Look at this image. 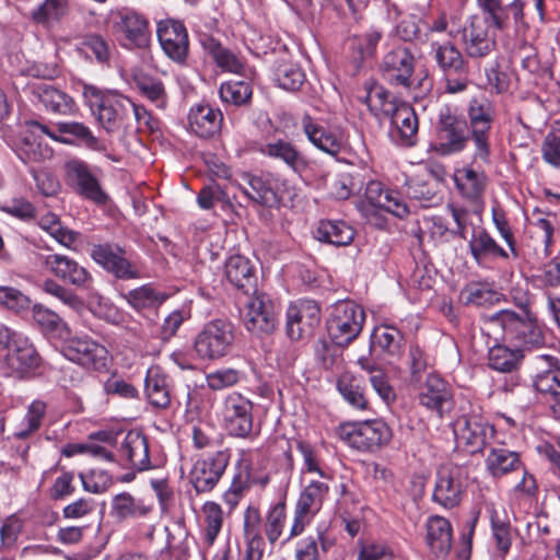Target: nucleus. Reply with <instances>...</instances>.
<instances>
[{
  "instance_id": "nucleus-64",
  "label": "nucleus",
  "mask_w": 560,
  "mask_h": 560,
  "mask_svg": "<svg viewBox=\"0 0 560 560\" xmlns=\"http://www.w3.org/2000/svg\"><path fill=\"white\" fill-rule=\"evenodd\" d=\"M540 152L546 164L553 168L560 165V139L551 130L544 138Z\"/></svg>"
},
{
  "instance_id": "nucleus-36",
  "label": "nucleus",
  "mask_w": 560,
  "mask_h": 560,
  "mask_svg": "<svg viewBox=\"0 0 560 560\" xmlns=\"http://www.w3.org/2000/svg\"><path fill=\"white\" fill-rule=\"evenodd\" d=\"M70 11V0H44L31 12V20L45 28H50L66 19Z\"/></svg>"
},
{
  "instance_id": "nucleus-41",
  "label": "nucleus",
  "mask_w": 560,
  "mask_h": 560,
  "mask_svg": "<svg viewBox=\"0 0 560 560\" xmlns=\"http://www.w3.org/2000/svg\"><path fill=\"white\" fill-rule=\"evenodd\" d=\"M355 235L352 226L343 221H320L315 237L335 246H347L351 244Z\"/></svg>"
},
{
  "instance_id": "nucleus-3",
  "label": "nucleus",
  "mask_w": 560,
  "mask_h": 560,
  "mask_svg": "<svg viewBox=\"0 0 560 560\" xmlns=\"http://www.w3.org/2000/svg\"><path fill=\"white\" fill-rule=\"evenodd\" d=\"M235 341V327L217 318L206 323L194 339V351L200 360L214 361L228 355Z\"/></svg>"
},
{
  "instance_id": "nucleus-16",
  "label": "nucleus",
  "mask_w": 560,
  "mask_h": 560,
  "mask_svg": "<svg viewBox=\"0 0 560 560\" xmlns=\"http://www.w3.org/2000/svg\"><path fill=\"white\" fill-rule=\"evenodd\" d=\"M156 35L164 54L174 62L185 63L189 51L188 32L176 20H162L158 23Z\"/></svg>"
},
{
  "instance_id": "nucleus-51",
  "label": "nucleus",
  "mask_w": 560,
  "mask_h": 560,
  "mask_svg": "<svg viewBox=\"0 0 560 560\" xmlns=\"http://www.w3.org/2000/svg\"><path fill=\"white\" fill-rule=\"evenodd\" d=\"M522 353L505 346H494L489 350V365L500 372H511L521 362Z\"/></svg>"
},
{
  "instance_id": "nucleus-26",
  "label": "nucleus",
  "mask_w": 560,
  "mask_h": 560,
  "mask_svg": "<svg viewBox=\"0 0 560 560\" xmlns=\"http://www.w3.org/2000/svg\"><path fill=\"white\" fill-rule=\"evenodd\" d=\"M92 257L117 278L135 279L139 276L138 270L124 257L119 248L115 249L110 245H96L92 249Z\"/></svg>"
},
{
  "instance_id": "nucleus-10",
  "label": "nucleus",
  "mask_w": 560,
  "mask_h": 560,
  "mask_svg": "<svg viewBox=\"0 0 560 560\" xmlns=\"http://www.w3.org/2000/svg\"><path fill=\"white\" fill-rule=\"evenodd\" d=\"M61 352L68 360L94 371L108 366L107 349L89 336H74L63 341Z\"/></svg>"
},
{
  "instance_id": "nucleus-33",
  "label": "nucleus",
  "mask_w": 560,
  "mask_h": 560,
  "mask_svg": "<svg viewBox=\"0 0 560 560\" xmlns=\"http://www.w3.org/2000/svg\"><path fill=\"white\" fill-rule=\"evenodd\" d=\"M470 254L478 265L491 258L509 257L508 253L485 230H475L468 243Z\"/></svg>"
},
{
  "instance_id": "nucleus-27",
  "label": "nucleus",
  "mask_w": 560,
  "mask_h": 560,
  "mask_svg": "<svg viewBox=\"0 0 560 560\" xmlns=\"http://www.w3.org/2000/svg\"><path fill=\"white\" fill-rule=\"evenodd\" d=\"M301 127L307 140L320 151L337 156L342 148L341 139L330 130L316 122L310 114L301 118Z\"/></svg>"
},
{
  "instance_id": "nucleus-25",
  "label": "nucleus",
  "mask_w": 560,
  "mask_h": 560,
  "mask_svg": "<svg viewBox=\"0 0 560 560\" xmlns=\"http://www.w3.org/2000/svg\"><path fill=\"white\" fill-rule=\"evenodd\" d=\"M43 265L55 277L75 287H84L91 280L88 270L66 255H46Z\"/></svg>"
},
{
  "instance_id": "nucleus-42",
  "label": "nucleus",
  "mask_w": 560,
  "mask_h": 560,
  "mask_svg": "<svg viewBox=\"0 0 560 560\" xmlns=\"http://www.w3.org/2000/svg\"><path fill=\"white\" fill-rule=\"evenodd\" d=\"M464 43L466 52L474 58L487 56L495 45L486 27L477 23H471L464 30Z\"/></svg>"
},
{
  "instance_id": "nucleus-11",
  "label": "nucleus",
  "mask_w": 560,
  "mask_h": 560,
  "mask_svg": "<svg viewBox=\"0 0 560 560\" xmlns=\"http://www.w3.org/2000/svg\"><path fill=\"white\" fill-rule=\"evenodd\" d=\"M115 28L120 45L127 49H144L151 43L152 31L149 19L136 10H119Z\"/></svg>"
},
{
  "instance_id": "nucleus-1",
  "label": "nucleus",
  "mask_w": 560,
  "mask_h": 560,
  "mask_svg": "<svg viewBox=\"0 0 560 560\" xmlns=\"http://www.w3.org/2000/svg\"><path fill=\"white\" fill-rule=\"evenodd\" d=\"M83 97L97 122L107 132L125 127L131 117L132 101L118 91L84 85Z\"/></svg>"
},
{
  "instance_id": "nucleus-39",
  "label": "nucleus",
  "mask_w": 560,
  "mask_h": 560,
  "mask_svg": "<svg viewBox=\"0 0 560 560\" xmlns=\"http://www.w3.org/2000/svg\"><path fill=\"white\" fill-rule=\"evenodd\" d=\"M225 276L238 289L253 288L256 279L254 266L242 255H233L226 260Z\"/></svg>"
},
{
  "instance_id": "nucleus-38",
  "label": "nucleus",
  "mask_w": 560,
  "mask_h": 560,
  "mask_svg": "<svg viewBox=\"0 0 560 560\" xmlns=\"http://www.w3.org/2000/svg\"><path fill=\"white\" fill-rule=\"evenodd\" d=\"M372 347L389 357H399L404 347V336L394 325L382 324L372 334Z\"/></svg>"
},
{
  "instance_id": "nucleus-49",
  "label": "nucleus",
  "mask_w": 560,
  "mask_h": 560,
  "mask_svg": "<svg viewBox=\"0 0 560 560\" xmlns=\"http://www.w3.org/2000/svg\"><path fill=\"white\" fill-rule=\"evenodd\" d=\"M486 463L489 471L494 477L515 470L520 466L517 454L505 448L491 450Z\"/></svg>"
},
{
  "instance_id": "nucleus-8",
  "label": "nucleus",
  "mask_w": 560,
  "mask_h": 560,
  "mask_svg": "<svg viewBox=\"0 0 560 560\" xmlns=\"http://www.w3.org/2000/svg\"><path fill=\"white\" fill-rule=\"evenodd\" d=\"M493 319L502 327L505 335L517 340L528 349L541 348L545 345L542 329L527 312L518 315L510 310L498 312Z\"/></svg>"
},
{
  "instance_id": "nucleus-6",
  "label": "nucleus",
  "mask_w": 560,
  "mask_h": 560,
  "mask_svg": "<svg viewBox=\"0 0 560 560\" xmlns=\"http://www.w3.org/2000/svg\"><path fill=\"white\" fill-rule=\"evenodd\" d=\"M365 320L363 308L353 301H339L332 305L327 320V331L338 346H347L362 330Z\"/></svg>"
},
{
  "instance_id": "nucleus-55",
  "label": "nucleus",
  "mask_w": 560,
  "mask_h": 560,
  "mask_svg": "<svg viewBox=\"0 0 560 560\" xmlns=\"http://www.w3.org/2000/svg\"><path fill=\"white\" fill-rule=\"evenodd\" d=\"M33 318L46 332L58 334L60 337L68 334L67 324L49 308L35 305L33 307Z\"/></svg>"
},
{
  "instance_id": "nucleus-5",
  "label": "nucleus",
  "mask_w": 560,
  "mask_h": 560,
  "mask_svg": "<svg viewBox=\"0 0 560 560\" xmlns=\"http://www.w3.org/2000/svg\"><path fill=\"white\" fill-rule=\"evenodd\" d=\"M468 128L474 143V159L489 162L491 126L495 117L493 105L486 97L470 100L467 108Z\"/></svg>"
},
{
  "instance_id": "nucleus-28",
  "label": "nucleus",
  "mask_w": 560,
  "mask_h": 560,
  "mask_svg": "<svg viewBox=\"0 0 560 560\" xmlns=\"http://www.w3.org/2000/svg\"><path fill=\"white\" fill-rule=\"evenodd\" d=\"M385 113H390L392 124L396 127L399 135L400 144L411 147L416 143L418 133V117L413 108L407 103H398L390 108H384Z\"/></svg>"
},
{
  "instance_id": "nucleus-23",
  "label": "nucleus",
  "mask_w": 560,
  "mask_h": 560,
  "mask_svg": "<svg viewBox=\"0 0 560 560\" xmlns=\"http://www.w3.org/2000/svg\"><path fill=\"white\" fill-rule=\"evenodd\" d=\"M261 456L258 452H241L240 459L237 460L238 474L234 477L230 488L223 494L224 502L234 509L243 494L244 486L247 481L256 480L255 472L260 466Z\"/></svg>"
},
{
  "instance_id": "nucleus-30",
  "label": "nucleus",
  "mask_w": 560,
  "mask_h": 560,
  "mask_svg": "<svg viewBox=\"0 0 560 560\" xmlns=\"http://www.w3.org/2000/svg\"><path fill=\"white\" fill-rule=\"evenodd\" d=\"M427 544L434 556L444 559L452 548V526L442 516L433 515L427 520Z\"/></svg>"
},
{
  "instance_id": "nucleus-54",
  "label": "nucleus",
  "mask_w": 560,
  "mask_h": 560,
  "mask_svg": "<svg viewBox=\"0 0 560 560\" xmlns=\"http://www.w3.org/2000/svg\"><path fill=\"white\" fill-rule=\"evenodd\" d=\"M460 300L466 305L487 306L499 301V293L486 285L471 283L462 290Z\"/></svg>"
},
{
  "instance_id": "nucleus-63",
  "label": "nucleus",
  "mask_w": 560,
  "mask_h": 560,
  "mask_svg": "<svg viewBox=\"0 0 560 560\" xmlns=\"http://www.w3.org/2000/svg\"><path fill=\"white\" fill-rule=\"evenodd\" d=\"M79 477L83 489L91 493H102L106 491L110 485L109 476L102 470H91L88 474L81 472Z\"/></svg>"
},
{
  "instance_id": "nucleus-22",
  "label": "nucleus",
  "mask_w": 560,
  "mask_h": 560,
  "mask_svg": "<svg viewBox=\"0 0 560 560\" xmlns=\"http://www.w3.org/2000/svg\"><path fill=\"white\" fill-rule=\"evenodd\" d=\"M452 430L458 447L474 454L493 438L494 428L490 422H453Z\"/></svg>"
},
{
  "instance_id": "nucleus-45",
  "label": "nucleus",
  "mask_w": 560,
  "mask_h": 560,
  "mask_svg": "<svg viewBox=\"0 0 560 560\" xmlns=\"http://www.w3.org/2000/svg\"><path fill=\"white\" fill-rule=\"evenodd\" d=\"M150 511L151 506L143 500L136 499L128 492L115 495L112 501V515L119 521L143 517Z\"/></svg>"
},
{
  "instance_id": "nucleus-32",
  "label": "nucleus",
  "mask_w": 560,
  "mask_h": 560,
  "mask_svg": "<svg viewBox=\"0 0 560 560\" xmlns=\"http://www.w3.org/2000/svg\"><path fill=\"white\" fill-rule=\"evenodd\" d=\"M121 454L132 468L143 471L151 468L147 439L137 431H129L121 444Z\"/></svg>"
},
{
  "instance_id": "nucleus-46",
  "label": "nucleus",
  "mask_w": 560,
  "mask_h": 560,
  "mask_svg": "<svg viewBox=\"0 0 560 560\" xmlns=\"http://www.w3.org/2000/svg\"><path fill=\"white\" fill-rule=\"evenodd\" d=\"M34 94L47 110L54 113H70L74 105L69 95L45 83L37 85L34 89Z\"/></svg>"
},
{
  "instance_id": "nucleus-56",
  "label": "nucleus",
  "mask_w": 560,
  "mask_h": 560,
  "mask_svg": "<svg viewBox=\"0 0 560 560\" xmlns=\"http://www.w3.org/2000/svg\"><path fill=\"white\" fill-rule=\"evenodd\" d=\"M43 290L75 312L84 306L83 301L75 293L54 280L44 281Z\"/></svg>"
},
{
  "instance_id": "nucleus-57",
  "label": "nucleus",
  "mask_w": 560,
  "mask_h": 560,
  "mask_svg": "<svg viewBox=\"0 0 560 560\" xmlns=\"http://www.w3.org/2000/svg\"><path fill=\"white\" fill-rule=\"evenodd\" d=\"M287 513L284 503L275 504L267 515L265 532L270 544H275L283 532Z\"/></svg>"
},
{
  "instance_id": "nucleus-34",
  "label": "nucleus",
  "mask_w": 560,
  "mask_h": 560,
  "mask_svg": "<svg viewBox=\"0 0 560 560\" xmlns=\"http://www.w3.org/2000/svg\"><path fill=\"white\" fill-rule=\"evenodd\" d=\"M201 513V544L203 549L202 555L205 556V549H209L213 546L222 529L223 511L217 502L208 501L202 505Z\"/></svg>"
},
{
  "instance_id": "nucleus-9",
  "label": "nucleus",
  "mask_w": 560,
  "mask_h": 560,
  "mask_svg": "<svg viewBox=\"0 0 560 560\" xmlns=\"http://www.w3.org/2000/svg\"><path fill=\"white\" fill-rule=\"evenodd\" d=\"M337 434L349 446L360 451L378 447L392 436L387 422H341Z\"/></svg>"
},
{
  "instance_id": "nucleus-62",
  "label": "nucleus",
  "mask_w": 560,
  "mask_h": 560,
  "mask_svg": "<svg viewBox=\"0 0 560 560\" xmlns=\"http://www.w3.org/2000/svg\"><path fill=\"white\" fill-rule=\"evenodd\" d=\"M394 552L385 541H371L362 545L357 560H393Z\"/></svg>"
},
{
  "instance_id": "nucleus-52",
  "label": "nucleus",
  "mask_w": 560,
  "mask_h": 560,
  "mask_svg": "<svg viewBox=\"0 0 560 560\" xmlns=\"http://www.w3.org/2000/svg\"><path fill=\"white\" fill-rule=\"evenodd\" d=\"M38 225L46 231L59 244L70 247L75 240V235L71 230L62 226L59 218L51 212L42 214L38 219Z\"/></svg>"
},
{
  "instance_id": "nucleus-40",
  "label": "nucleus",
  "mask_w": 560,
  "mask_h": 560,
  "mask_svg": "<svg viewBox=\"0 0 560 560\" xmlns=\"http://www.w3.org/2000/svg\"><path fill=\"white\" fill-rule=\"evenodd\" d=\"M262 154L283 161L294 172H302L306 168L307 164L304 156L298 149L290 142L284 140H277L266 143L261 148Z\"/></svg>"
},
{
  "instance_id": "nucleus-44",
  "label": "nucleus",
  "mask_w": 560,
  "mask_h": 560,
  "mask_svg": "<svg viewBox=\"0 0 560 560\" xmlns=\"http://www.w3.org/2000/svg\"><path fill=\"white\" fill-rule=\"evenodd\" d=\"M126 302L138 313L155 311L165 301L166 296L152 285L144 284L122 294Z\"/></svg>"
},
{
  "instance_id": "nucleus-21",
  "label": "nucleus",
  "mask_w": 560,
  "mask_h": 560,
  "mask_svg": "<svg viewBox=\"0 0 560 560\" xmlns=\"http://www.w3.org/2000/svg\"><path fill=\"white\" fill-rule=\"evenodd\" d=\"M419 399L422 406L435 411L441 418L454 405L451 385L435 373L428 375Z\"/></svg>"
},
{
  "instance_id": "nucleus-15",
  "label": "nucleus",
  "mask_w": 560,
  "mask_h": 560,
  "mask_svg": "<svg viewBox=\"0 0 560 560\" xmlns=\"http://www.w3.org/2000/svg\"><path fill=\"white\" fill-rule=\"evenodd\" d=\"M7 348L3 364L8 374L22 377L39 366L40 357L27 337L15 332Z\"/></svg>"
},
{
  "instance_id": "nucleus-53",
  "label": "nucleus",
  "mask_w": 560,
  "mask_h": 560,
  "mask_svg": "<svg viewBox=\"0 0 560 560\" xmlns=\"http://www.w3.org/2000/svg\"><path fill=\"white\" fill-rule=\"evenodd\" d=\"M208 49L217 66L222 70L233 73H241L244 70L245 65L243 60L224 48L220 43L211 40Z\"/></svg>"
},
{
  "instance_id": "nucleus-18",
  "label": "nucleus",
  "mask_w": 560,
  "mask_h": 560,
  "mask_svg": "<svg viewBox=\"0 0 560 560\" xmlns=\"http://www.w3.org/2000/svg\"><path fill=\"white\" fill-rule=\"evenodd\" d=\"M320 310L316 302L311 300L299 301L287 310V335L291 340H300L310 336L318 325Z\"/></svg>"
},
{
  "instance_id": "nucleus-2",
  "label": "nucleus",
  "mask_w": 560,
  "mask_h": 560,
  "mask_svg": "<svg viewBox=\"0 0 560 560\" xmlns=\"http://www.w3.org/2000/svg\"><path fill=\"white\" fill-rule=\"evenodd\" d=\"M359 211L371 224L382 228L383 212L392 213L398 218L408 214V207L400 192L386 188L378 180H370L365 187L364 198L360 201Z\"/></svg>"
},
{
  "instance_id": "nucleus-17",
  "label": "nucleus",
  "mask_w": 560,
  "mask_h": 560,
  "mask_svg": "<svg viewBox=\"0 0 560 560\" xmlns=\"http://www.w3.org/2000/svg\"><path fill=\"white\" fill-rule=\"evenodd\" d=\"M380 70L384 80L389 84L410 88L415 71V58L406 47L397 46L384 56Z\"/></svg>"
},
{
  "instance_id": "nucleus-20",
  "label": "nucleus",
  "mask_w": 560,
  "mask_h": 560,
  "mask_svg": "<svg viewBox=\"0 0 560 560\" xmlns=\"http://www.w3.org/2000/svg\"><path fill=\"white\" fill-rule=\"evenodd\" d=\"M242 192L250 200L262 205L272 206L278 202L279 184L271 174L255 176L250 173H242L233 180Z\"/></svg>"
},
{
  "instance_id": "nucleus-35",
  "label": "nucleus",
  "mask_w": 560,
  "mask_h": 560,
  "mask_svg": "<svg viewBox=\"0 0 560 560\" xmlns=\"http://www.w3.org/2000/svg\"><path fill=\"white\" fill-rule=\"evenodd\" d=\"M454 182L463 197L475 201L482 196L486 189L487 176L483 172L465 166L455 171Z\"/></svg>"
},
{
  "instance_id": "nucleus-24",
  "label": "nucleus",
  "mask_w": 560,
  "mask_h": 560,
  "mask_svg": "<svg viewBox=\"0 0 560 560\" xmlns=\"http://www.w3.org/2000/svg\"><path fill=\"white\" fill-rule=\"evenodd\" d=\"M465 122L460 121L448 110L441 113L439 121V139L443 154L460 152L469 139Z\"/></svg>"
},
{
  "instance_id": "nucleus-43",
  "label": "nucleus",
  "mask_w": 560,
  "mask_h": 560,
  "mask_svg": "<svg viewBox=\"0 0 560 560\" xmlns=\"http://www.w3.org/2000/svg\"><path fill=\"white\" fill-rule=\"evenodd\" d=\"M431 47L435 61L445 73L464 74L467 72V65L463 55L453 44L434 42Z\"/></svg>"
},
{
  "instance_id": "nucleus-4",
  "label": "nucleus",
  "mask_w": 560,
  "mask_h": 560,
  "mask_svg": "<svg viewBox=\"0 0 560 560\" xmlns=\"http://www.w3.org/2000/svg\"><path fill=\"white\" fill-rule=\"evenodd\" d=\"M472 466L468 464L447 463L436 471L433 501L444 509L457 506L471 479Z\"/></svg>"
},
{
  "instance_id": "nucleus-47",
  "label": "nucleus",
  "mask_w": 560,
  "mask_h": 560,
  "mask_svg": "<svg viewBox=\"0 0 560 560\" xmlns=\"http://www.w3.org/2000/svg\"><path fill=\"white\" fill-rule=\"evenodd\" d=\"M338 389L343 398L353 407L364 409L366 400L364 397L363 380L351 372H343L338 380Z\"/></svg>"
},
{
  "instance_id": "nucleus-29",
  "label": "nucleus",
  "mask_w": 560,
  "mask_h": 560,
  "mask_svg": "<svg viewBox=\"0 0 560 560\" xmlns=\"http://www.w3.org/2000/svg\"><path fill=\"white\" fill-rule=\"evenodd\" d=\"M190 130L200 138L217 135L223 120L222 113L207 104L191 107L188 116Z\"/></svg>"
},
{
  "instance_id": "nucleus-13",
  "label": "nucleus",
  "mask_w": 560,
  "mask_h": 560,
  "mask_svg": "<svg viewBox=\"0 0 560 560\" xmlns=\"http://www.w3.org/2000/svg\"><path fill=\"white\" fill-rule=\"evenodd\" d=\"M231 459V451L220 450L197 459L189 472L190 482L198 493L210 492L223 476Z\"/></svg>"
},
{
  "instance_id": "nucleus-7",
  "label": "nucleus",
  "mask_w": 560,
  "mask_h": 560,
  "mask_svg": "<svg viewBox=\"0 0 560 560\" xmlns=\"http://www.w3.org/2000/svg\"><path fill=\"white\" fill-rule=\"evenodd\" d=\"M329 493V486L319 480H311L301 491L294 506V516L290 528V540L302 535L305 528L322 510L324 500Z\"/></svg>"
},
{
  "instance_id": "nucleus-59",
  "label": "nucleus",
  "mask_w": 560,
  "mask_h": 560,
  "mask_svg": "<svg viewBox=\"0 0 560 560\" xmlns=\"http://www.w3.org/2000/svg\"><path fill=\"white\" fill-rule=\"evenodd\" d=\"M252 410V402L240 394L229 395L223 404L224 420L246 418Z\"/></svg>"
},
{
  "instance_id": "nucleus-14",
  "label": "nucleus",
  "mask_w": 560,
  "mask_h": 560,
  "mask_svg": "<svg viewBox=\"0 0 560 560\" xmlns=\"http://www.w3.org/2000/svg\"><path fill=\"white\" fill-rule=\"evenodd\" d=\"M65 168L67 180L78 195L96 205L106 203L108 196L85 162L73 159L66 163Z\"/></svg>"
},
{
  "instance_id": "nucleus-19",
  "label": "nucleus",
  "mask_w": 560,
  "mask_h": 560,
  "mask_svg": "<svg viewBox=\"0 0 560 560\" xmlns=\"http://www.w3.org/2000/svg\"><path fill=\"white\" fill-rule=\"evenodd\" d=\"M26 126L32 133L40 131L60 143L72 144L73 139H77L90 149L97 150L100 148V142L93 136L91 129L79 121H59L55 125V130H50L47 126L37 121H30Z\"/></svg>"
},
{
  "instance_id": "nucleus-60",
  "label": "nucleus",
  "mask_w": 560,
  "mask_h": 560,
  "mask_svg": "<svg viewBox=\"0 0 560 560\" xmlns=\"http://www.w3.org/2000/svg\"><path fill=\"white\" fill-rule=\"evenodd\" d=\"M30 299L20 290L13 287L0 285V305L14 311L21 312L30 307Z\"/></svg>"
},
{
  "instance_id": "nucleus-37",
  "label": "nucleus",
  "mask_w": 560,
  "mask_h": 560,
  "mask_svg": "<svg viewBox=\"0 0 560 560\" xmlns=\"http://www.w3.org/2000/svg\"><path fill=\"white\" fill-rule=\"evenodd\" d=\"M546 358L550 361L549 368L535 375L533 385L544 397L557 401L560 409V364L557 359L550 355Z\"/></svg>"
},
{
  "instance_id": "nucleus-61",
  "label": "nucleus",
  "mask_w": 560,
  "mask_h": 560,
  "mask_svg": "<svg viewBox=\"0 0 560 560\" xmlns=\"http://www.w3.org/2000/svg\"><path fill=\"white\" fill-rule=\"evenodd\" d=\"M207 385L213 390H221L240 381V372L232 368L215 370L206 376Z\"/></svg>"
},
{
  "instance_id": "nucleus-48",
  "label": "nucleus",
  "mask_w": 560,
  "mask_h": 560,
  "mask_svg": "<svg viewBox=\"0 0 560 560\" xmlns=\"http://www.w3.org/2000/svg\"><path fill=\"white\" fill-rule=\"evenodd\" d=\"M275 81L285 91H298L305 81V73L294 62L283 60L275 70Z\"/></svg>"
},
{
  "instance_id": "nucleus-58",
  "label": "nucleus",
  "mask_w": 560,
  "mask_h": 560,
  "mask_svg": "<svg viewBox=\"0 0 560 560\" xmlns=\"http://www.w3.org/2000/svg\"><path fill=\"white\" fill-rule=\"evenodd\" d=\"M82 48L89 56H93L98 63H107L110 59V46L108 42L98 34L86 35L83 38Z\"/></svg>"
},
{
  "instance_id": "nucleus-50",
  "label": "nucleus",
  "mask_w": 560,
  "mask_h": 560,
  "mask_svg": "<svg viewBox=\"0 0 560 560\" xmlns=\"http://www.w3.org/2000/svg\"><path fill=\"white\" fill-rule=\"evenodd\" d=\"M223 103L242 106L250 102L253 89L246 81H228L219 90Z\"/></svg>"
},
{
  "instance_id": "nucleus-12",
  "label": "nucleus",
  "mask_w": 560,
  "mask_h": 560,
  "mask_svg": "<svg viewBox=\"0 0 560 560\" xmlns=\"http://www.w3.org/2000/svg\"><path fill=\"white\" fill-rule=\"evenodd\" d=\"M245 328L261 337L272 334L278 326V316L273 302L264 293H256L245 304L243 312Z\"/></svg>"
},
{
  "instance_id": "nucleus-31",
  "label": "nucleus",
  "mask_w": 560,
  "mask_h": 560,
  "mask_svg": "<svg viewBox=\"0 0 560 560\" xmlns=\"http://www.w3.org/2000/svg\"><path fill=\"white\" fill-rule=\"evenodd\" d=\"M145 394L152 406L166 408L171 404V383L164 370L152 365L147 371L144 380Z\"/></svg>"
}]
</instances>
